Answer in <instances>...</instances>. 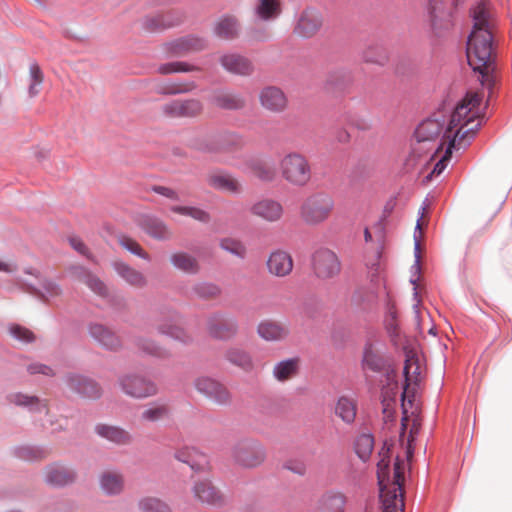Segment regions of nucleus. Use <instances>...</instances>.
I'll return each instance as SVG.
<instances>
[{
    "label": "nucleus",
    "instance_id": "1",
    "mask_svg": "<svg viewBox=\"0 0 512 512\" xmlns=\"http://www.w3.org/2000/svg\"><path fill=\"white\" fill-rule=\"evenodd\" d=\"M483 99V92L468 91L455 107L441 139L442 124L439 121L427 119L417 127L412 154L421 157L423 153L433 152L425 163L429 172L423 176V183L430 182L444 171L453 149H463L470 143L485 116L487 102Z\"/></svg>",
    "mask_w": 512,
    "mask_h": 512
},
{
    "label": "nucleus",
    "instance_id": "2",
    "mask_svg": "<svg viewBox=\"0 0 512 512\" xmlns=\"http://www.w3.org/2000/svg\"><path fill=\"white\" fill-rule=\"evenodd\" d=\"M473 29L467 43L469 66L483 88L488 90V98L497 80L495 54L493 51V29L495 26L490 2L481 0L471 10Z\"/></svg>",
    "mask_w": 512,
    "mask_h": 512
},
{
    "label": "nucleus",
    "instance_id": "3",
    "mask_svg": "<svg viewBox=\"0 0 512 512\" xmlns=\"http://www.w3.org/2000/svg\"><path fill=\"white\" fill-rule=\"evenodd\" d=\"M404 385L402 392V419L400 441L404 444L406 440V456L412 457V442L421 427V407L417 398L419 383L421 381V366L418 358L412 351L406 353L405 365L403 368Z\"/></svg>",
    "mask_w": 512,
    "mask_h": 512
},
{
    "label": "nucleus",
    "instance_id": "4",
    "mask_svg": "<svg viewBox=\"0 0 512 512\" xmlns=\"http://www.w3.org/2000/svg\"><path fill=\"white\" fill-rule=\"evenodd\" d=\"M377 478L380 487L382 512H404V462L396 458L390 473V448L386 445L379 452Z\"/></svg>",
    "mask_w": 512,
    "mask_h": 512
},
{
    "label": "nucleus",
    "instance_id": "5",
    "mask_svg": "<svg viewBox=\"0 0 512 512\" xmlns=\"http://www.w3.org/2000/svg\"><path fill=\"white\" fill-rule=\"evenodd\" d=\"M335 209V201L325 192H314L305 197L300 206L298 215L307 226H319L330 219Z\"/></svg>",
    "mask_w": 512,
    "mask_h": 512
},
{
    "label": "nucleus",
    "instance_id": "6",
    "mask_svg": "<svg viewBox=\"0 0 512 512\" xmlns=\"http://www.w3.org/2000/svg\"><path fill=\"white\" fill-rule=\"evenodd\" d=\"M282 178L292 186L303 187L311 179V167L308 159L298 152H290L279 162Z\"/></svg>",
    "mask_w": 512,
    "mask_h": 512
},
{
    "label": "nucleus",
    "instance_id": "7",
    "mask_svg": "<svg viewBox=\"0 0 512 512\" xmlns=\"http://www.w3.org/2000/svg\"><path fill=\"white\" fill-rule=\"evenodd\" d=\"M117 385L124 395L133 399H146L158 393V386L154 381L134 372L121 374Z\"/></svg>",
    "mask_w": 512,
    "mask_h": 512
},
{
    "label": "nucleus",
    "instance_id": "8",
    "mask_svg": "<svg viewBox=\"0 0 512 512\" xmlns=\"http://www.w3.org/2000/svg\"><path fill=\"white\" fill-rule=\"evenodd\" d=\"M234 463L242 468L252 469L260 466L266 458L264 447L254 440H244L232 448Z\"/></svg>",
    "mask_w": 512,
    "mask_h": 512
},
{
    "label": "nucleus",
    "instance_id": "9",
    "mask_svg": "<svg viewBox=\"0 0 512 512\" xmlns=\"http://www.w3.org/2000/svg\"><path fill=\"white\" fill-rule=\"evenodd\" d=\"M312 269L318 279L329 280L340 274L341 262L334 251L322 248L312 256Z\"/></svg>",
    "mask_w": 512,
    "mask_h": 512
},
{
    "label": "nucleus",
    "instance_id": "10",
    "mask_svg": "<svg viewBox=\"0 0 512 512\" xmlns=\"http://www.w3.org/2000/svg\"><path fill=\"white\" fill-rule=\"evenodd\" d=\"M25 273L33 276L37 282L21 279H17V282L22 284L30 293L36 295L40 299L49 302L62 294L60 285L53 280L41 278L38 270L28 268L25 270Z\"/></svg>",
    "mask_w": 512,
    "mask_h": 512
},
{
    "label": "nucleus",
    "instance_id": "11",
    "mask_svg": "<svg viewBox=\"0 0 512 512\" xmlns=\"http://www.w3.org/2000/svg\"><path fill=\"white\" fill-rule=\"evenodd\" d=\"M427 14L430 28L436 36L451 28L453 12L446 0H428Z\"/></svg>",
    "mask_w": 512,
    "mask_h": 512
},
{
    "label": "nucleus",
    "instance_id": "12",
    "mask_svg": "<svg viewBox=\"0 0 512 512\" xmlns=\"http://www.w3.org/2000/svg\"><path fill=\"white\" fill-rule=\"evenodd\" d=\"M195 389L207 399L219 405L231 402V393L228 388L216 379L200 376L194 380Z\"/></svg>",
    "mask_w": 512,
    "mask_h": 512
},
{
    "label": "nucleus",
    "instance_id": "13",
    "mask_svg": "<svg viewBox=\"0 0 512 512\" xmlns=\"http://www.w3.org/2000/svg\"><path fill=\"white\" fill-rule=\"evenodd\" d=\"M324 18L322 13L315 8L304 9L293 28V33L304 39L315 36L322 28Z\"/></svg>",
    "mask_w": 512,
    "mask_h": 512
},
{
    "label": "nucleus",
    "instance_id": "14",
    "mask_svg": "<svg viewBox=\"0 0 512 512\" xmlns=\"http://www.w3.org/2000/svg\"><path fill=\"white\" fill-rule=\"evenodd\" d=\"M261 107L271 113H282L288 107V98L283 90L277 86H266L259 92Z\"/></svg>",
    "mask_w": 512,
    "mask_h": 512
},
{
    "label": "nucleus",
    "instance_id": "15",
    "mask_svg": "<svg viewBox=\"0 0 512 512\" xmlns=\"http://www.w3.org/2000/svg\"><path fill=\"white\" fill-rule=\"evenodd\" d=\"M250 213L265 222H279L284 215L283 205L274 199L263 198L253 203L249 209Z\"/></svg>",
    "mask_w": 512,
    "mask_h": 512
},
{
    "label": "nucleus",
    "instance_id": "16",
    "mask_svg": "<svg viewBox=\"0 0 512 512\" xmlns=\"http://www.w3.org/2000/svg\"><path fill=\"white\" fill-rule=\"evenodd\" d=\"M294 261L291 254L282 249L272 251L266 261V268L270 275L283 278L291 274Z\"/></svg>",
    "mask_w": 512,
    "mask_h": 512
},
{
    "label": "nucleus",
    "instance_id": "17",
    "mask_svg": "<svg viewBox=\"0 0 512 512\" xmlns=\"http://www.w3.org/2000/svg\"><path fill=\"white\" fill-rule=\"evenodd\" d=\"M347 503L348 497L344 492L330 489L319 496L314 512H345Z\"/></svg>",
    "mask_w": 512,
    "mask_h": 512
},
{
    "label": "nucleus",
    "instance_id": "18",
    "mask_svg": "<svg viewBox=\"0 0 512 512\" xmlns=\"http://www.w3.org/2000/svg\"><path fill=\"white\" fill-rule=\"evenodd\" d=\"M205 47V40L195 36H187L167 43L165 49L170 57H182L190 53L201 51Z\"/></svg>",
    "mask_w": 512,
    "mask_h": 512
},
{
    "label": "nucleus",
    "instance_id": "19",
    "mask_svg": "<svg viewBox=\"0 0 512 512\" xmlns=\"http://www.w3.org/2000/svg\"><path fill=\"white\" fill-rule=\"evenodd\" d=\"M189 146L197 152L211 155L216 161L224 162L219 134L198 135L190 140Z\"/></svg>",
    "mask_w": 512,
    "mask_h": 512
},
{
    "label": "nucleus",
    "instance_id": "20",
    "mask_svg": "<svg viewBox=\"0 0 512 512\" xmlns=\"http://www.w3.org/2000/svg\"><path fill=\"white\" fill-rule=\"evenodd\" d=\"M207 330L212 337L230 339L236 335L238 323L234 318L214 315L207 321Z\"/></svg>",
    "mask_w": 512,
    "mask_h": 512
},
{
    "label": "nucleus",
    "instance_id": "21",
    "mask_svg": "<svg viewBox=\"0 0 512 512\" xmlns=\"http://www.w3.org/2000/svg\"><path fill=\"white\" fill-rule=\"evenodd\" d=\"M207 184L213 189L230 194H239L242 185L237 178L224 171H214L206 176Z\"/></svg>",
    "mask_w": 512,
    "mask_h": 512
},
{
    "label": "nucleus",
    "instance_id": "22",
    "mask_svg": "<svg viewBox=\"0 0 512 512\" xmlns=\"http://www.w3.org/2000/svg\"><path fill=\"white\" fill-rule=\"evenodd\" d=\"M140 228L154 239L160 241L170 240L173 236L169 226L159 218L153 216H142L138 220Z\"/></svg>",
    "mask_w": 512,
    "mask_h": 512
},
{
    "label": "nucleus",
    "instance_id": "23",
    "mask_svg": "<svg viewBox=\"0 0 512 512\" xmlns=\"http://www.w3.org/2000/svg\"><path fill=\"white\" fill-rule=\"evenodd\" d=\"M98 482L101 492L106 496L121 494L125 486L124 476L116 470H104Z\"/></svg>",
    "mask_w": 512,
    "mask_h": 512
},
{
    "label": "nucleus",
    "instance_id": "24",
    "mask_svg": "<svg viewBox=\"0 0 512 512\" xmlns=\"http://www.w3.org/2000/svg\"><path fill=\"white\" fill-rule=\"evenodd\" d=\"M76 474L72 468L61 464H52L45 469V481L54 487H63L75 480Z\"/></svg>",
    "mask_w": 512,
    "mask_h": 512
},
{
    "label": "nucleus",
    "instance_id": "25",
    "mask_svg": "<svg viewBox=\"0 0 512 512\" xmlns=\"http://www.w3.org/2000/svg\"><path fill=\"white\" fill-rule=\"evenodd\" d=\"M257 333L266 341H282L289 336L290 329L285 323L274 320H264L259 323Z\"/></svg>",
    "mask_w": 512,
    "mask_h": 512
},
{
    "label": "nucleus",
    "instance_id": "26",
    "mask_svg": "<svg viewBox=\"0 0 512 512\" xmlns=\"http://www.w3.org/2000/svg\"><path fill=\"white\" fill-rule=\"evenodd\" d=\"M211 103L224 110H241L246 106V99L235 92L218 90L211 96Z\"/></svg>",
    "mask_w": 512,
    "mask_h": 512
},
{
    "label": "nucleus",
    "instance_id": "27",
    "mask_svg": "<svg viewBox=\"0 0 512 512\" xmlns=\"http://www.w3.org/2000/svg\"><path fill=\"white\" fill-rule=\"evenodd\" d=\"M220 63L225 70L237 75H250L253 72L252 62L239 54H225L220 58Z\"/></svg>",
    "mask_w": 512,
    "mask_h": 512
},
{
    "label": "nucleus",
    "instance_id": "28",
    "mask_svg": "<svg viewBox=\"0 0 512 512\" xmlns=\"http://www.w3.org/2000/svg\"><path fill=\"white\" fill-rule=\"evenodd\" d=\"M169 259L175 269L185 274L195 275L200 271L201 266L198 259L185 251L172 253Z\"/></svg>",
    "mask_w": 512,
    "mask_h": 512
},
{
    "label": "nucleus",
    "instance_id": "29",
    "mask_svg": "<svg viewBox=\"0 0 512 512\" xmlns=\"http://www.w3.org/2000/svg\"><path fill=\"white\" fill-rule=\"evenodd\" d=\"M10 403L26 408L29 412L40 413L47 409V402L35 395H28L22 392L12 393L8 396Z\"/></svg>",
    "mask_w": 512,
    "mask_h": 512
},
{
    "label": "nucleus",
    "instance_id": "30",
    "mask_svg": "<svg viewBox=\"0 0 512 512\" xmlns=\"http://www.w3.org/2000/svg\"><path fill=\"white\" fill-rule=\"evenodd\" d=\"M113 267L116 273L129 285L142 288L147 284L146 277L128 264L122 261H114Z\"/></svg>",
    "mask_w": 512,
    "mask_h": 512
},
{
    "label": "nucleus",
    "instance_id": "31",
    "mask_svg": "<svg viewBox=\"0 0 512 512\" xmlns=\"http://www.w3.org/2000/svg\"><path fill=\"white\" fill-rule=\"evenodd\" d=\"M174 457L178 461L188 464L193 470H202L207 464L206 456L193 447L177 450Z\"/></svg>",
    "mask_w": 512,
    "mask_h": 512
},
{
    "label": "nucleus",
    "instance_id": "32",
    "mask_svg": "<svg viewBox=\"0 0 512 512\" xmlns=\"http://www.w3.org/2000/svg\"><path fill=\"white\" fill-rule=\"evenodd\" d=\"M195 496L203 503L220 505L223 503V496L220 491L209 481H201L194 486Z\"/></svg>",
    "mask_w": 512,
    "mask_h": 512
},
{
    "label": "nucleus",
    "instance_id": "33",
    "mask_svg": "<svg viewBox=\"0 0 512 512\" xmlns=\"http://www.w3.org/2000/svg\"><path fill=\"white\" fill-rule=\"evenodd\" d=\"M98 435L117 445H128L132 441V436L128 431L107 424L98 425Z\"/></svg>",
    "mask_w": 512,
    "mask_h": 512
},
{
    "label": "nucleus",
    "instance_id": "34",
    "mask_svg": "<svg viewBox=\"0 0 512 512\" xmlns=\"http://www.w3.org/2000/svg\"><path fill=\"white\" fill-rule=\"evenodd\" d=\"M281 0H257L254 13L261 21L276 19L281 14Z\"/></svg>",
    "mask_w": 512,
    "mask_h": 512
},
{
    "label": "nucleus",
    "instance_id": "35",
    "mask_svg": "<svg viewBox=\"0 0 512 512\" xmlns=\"http://www.w3.org/2000/svg\"><path fill=\"white\" fill-rule=\"evenodd\" d=\"M65 383L72 392L84 397L91 395L95 390L93 380L80 374L67 375Z\"/></svg>",
    "mask_w": 512,
    "mask_h": 512
},
{
    "label": "nucleus",
    "instance_id": "36",
    "mask_svg": "<svg viewBox=\"0 0 512 512\" xmlns=\"http://www.w3.org/2000/svg\"><path fill=\"white\" fill-rule=\"evenodd\" d=\"M170 406L166 402H153L149 404L141 413L140 418L143 422L154 423L169 417Z\"/></svg>",
    "mask_w": 512,
    "mask_h": 512
},
{
    "label": "nucleus",
    "instance_id": "37",
    "mask_svg": "<svg viewBox=\"0 0 512 512\" xmlns=\"http://www.w3.org/2000/svg\"><path fill=\"white\" fill-rule=\"evenodd\" d=\"M13 452L20 460L34 462L46 458L49 450L44 446L20 445L15 447Z\"/></svg>",
    "mask_w": 512,
    "mask_h": 512
},
{
    "label": "nucleus",
    "instance_id": "38",
    "mask_svg": "<svg viewBox=\"0 0 512 512\" xmlns=\"http://www.w3.org/2000/svg\"><path fill=\"white\" fill-rule=\"evenodd\" d=\"M240 25L233 16H224L216 23L214 31L223 39H234L239 35Z\"/></svg>",
    "mask_w": 512,
    "mask_h": 512
},
{
    "label": "nucleus",
    "instance_id": "39",
    "mask_svg": "<svg viewBox=\"0 0 512 512\" xmlns=\"http://www.w3.org/2000/svg\"><path fill=\"white\" fill-rule=\"evenodd\" d=\"M299 360L297 358L287 359L277 363L273 369V375L278 381H287L297 375Z\"/></svg>",
    "mask_w": 512,
    "mask_h": 512
},
{
    "label": "nucleus",
    "instance_id": "40",
    "mask_svg": "<svg viewBox=\"0 0 512 512\" xmlns=\"http://www.w3.org/2000/svg\"><path fill=\"white\" fill-rule=\"evenodd\" d=\"M68 271L73 280L86 285L92 292L96 291V278L90 269L83 265H72Z\"/></svg>",
    "mask_w": 512,
    "mask_h": 512
},
{
    "label": "nucleus",
    "instance_id": "41",
    "mask_svg": "<svg viewBox=\"0 0 512 512\" xmlns=\"http://www.w3.org/2000/svg\"><path fill=\"white\" fill-rule=\"evenodd\" d=\"M251 173L261 181L271 182L276 178L274 166L263 160H253L249 163Z\"/></svg>",
    "mask_w": 512,
    "mask_h": 512
},
{
    "label": "nucleus",
    "instance_id": "42",
    "mask_svg": "<svg viewBox=\"0 0 512 512\" xmlns=\"http://www.w3.org/2000/svg\"><path fill=\"white\" fill-rule=\"evenodd\" d=\"M362 365L371 371H380L384 365L379 350L372 343H367L364 347Z\"/></svg>",
    "mask_w": 512,
    "mask_h": 512
},
{
    "label": "nucleus",
    "instance_id": "43",
    "mask_svg": "<svg viewBox=\"0 0 512 512\" xmlns=\"http://www.w3.org/2000/svg\"><path fill=\"white\" fill-rule=\"evenodd\" d=\"M336 415L347 424L352 423L356 417V404L347 397H341L335 406Z\"/></svg>",
    "mask_w": 512,
    "mask_h": 512
},
{
    "label": "nucleus",
    "instance_id": "44",
    "mask_svg": "<svg viewBox=\"0 0 512 512\" xmlns=\"http://www.w3.org/2000/svg\"><path fill=\"white\" fill-rule=\"evenodd\" d=\"M223 159L225 155L242 148L245 144L244 138L235 132L219 134Z\"/></svg>",
    "mask_w": 512,
    "mask_h": 512
},
{
    "label": "nucleus",
    "instance_id": "45",
    "mask_svg": "<svg viewBox=\"0 0 512 512\" xmlns=\"http://www.w3.org/2000/svg\"><path fill=\"white\" fill-rule=\"evenodd\" d=\"M170 210L173 213L191 217L194 220L202 223H207L210 221L209 213L197 207L173 205L170 207Z\"/></svg>",
    "mask_w": 512,
    "mask_h": 512
},
{
    "label": "nucleus",
    "instance_id": "46",
    "mask_svg": "<svg viewBox=\"0 0 512 512\" xmlns=\"http://www.w3.org/2000/svg\"><path fill=\"white\" fill-rule=\"evenodd\" d=\"M373 447L374 438L370 434H362L358 436L355 441V451L363 461H366L370 457Z\"/></svg>",
    "mask_w": 512,
    "mask_h": 512
},
{
    "label": "nucleus",
    "instance_id": "47",
    "mask_svg": "<svg viewBox=\"0 0 512 512\" xmlns=\"http://www.w3.org/2000/svg\"><path fill=\"white\" fill-rule=\"evenodd\" d=\"M179 107L181 118L197 117L203 112V104L198 99L179 100Z\"/></svg>",
    "mask_w": 512,
    "mask_h": 512
},
{
    "label": "nucleus",
    "instance_id": "48",
    "mask_svg": "<svg viewBox=\"0 0 512 512\" xmlns=\"http://www.w3.org/2000/svg\"><path fill=\"white\" fill-rule=\"evenodd\" d=\"M29 80L28 94L30 97H35L39 94L43 83V73L40 67L35 63L31 64L29 67Z\"/></svg>",
    "mask_w": 512,
    "mask_h": 512
},
{
    "label": "nucleus",
    "instance_id": "49",
    "mask_svg": "<svg viewBox=\"0 0 512 512\" xmlns=\"http://www.w3.org/2000/svg\"><path fill=\"white\" fill-rule=\"evenodd\" d=\"M138 507L142 512H171L166 503L155 497L142 498Z\"/></svg>",
    "mask_w": 512,
    "mask_h": 512
},
{
    "label": "nucleus",
    "instance_id": "50",
    "mask_svg": "<svg viewBox=\"0 0 512 512\" xmlns=\"http://www.w3.org/2000/svg\"><path fill=\"white\" fill-rule=\"evenodd\" d=\"M198 70H200L199 67L181 61L165 63L158 67V72L163 75L178 72H192Z\"/></svg>",
    "mask_w": 512,
    "mask_h": 512
},
{
    "label": "nucleus",
    "instance_id": "51",
    "mask_svg": "<svg viewBox=\"0 0 512 512\" xmlns=\"http://www.w3.org/2000/svg\"><path fill=\"white\" fill-rule=\"evenodd\" d=\"M227 359L244 370H251L253 367L250 356L240 349H230L226 354Z\"/></svg>",
    "mask_w": 512,
    "mask_h": 512
},
{
    "label": "nucleus",
    "instance_id": "52",
    "mask_svg": "<svg viewBox=\"0 0 512 512\" xmlns=\"http://www.w3.org/2000/svg\"><path fill=\"white\" fill-rule=\"evenodd\" d=\"M181 16H172L170 13L165 15H158L154 18L147 20L148 26L151 29H163L175 26L181 22Z\"/></svg>",
    "mask_w": 512,
    "mask_h": 512
},
{
    "label": "nucleus",
    "instance_id": "53",
    "mask_svg": "<svg viewBox=\"0 0 512 512\" xmlns=\"http://www.w3.org/2000/svg\"><path fill=\"white\" fill-rule=\"evenodd\" d=\"M220 247L240 258H244L246 255V247L245 245L238 239L225 237L220 240Z\"/></svg>",
    "mask_w": 512,
    "mask_h": 512
},
{
    "label": "nucleus",
    "instance_id": "54",
    "mask_svg": "<svg viewBox=\"0 0 512 512\" xmlns=\"http://www.w3.org/2000/svg\"><path fill=\"white\" fill-rule=\"evenodd\" d=\"M98 342L109 350L120 347L119 338L109 329L98 326Z\"/></svg>",
    "mask_w": 512,
    "mask_h": 512
},
{
    "label": "nucleus",
    "instance_id": "55",
    "mask_svg": "<svg viewBox=\"0 0 512 512\" xmlns=\"http://www.w3.org/2000/svg\"><path fill=\"white\" fill-rule=\"evenodd\" d=\"M119 244L132 254H135L145 260H150L149 254L141 247V245L134 239L128 236H121L119 238Z\"/></svg>",
    "mask_w": 512,
    "mask_h": 512
},
{
    "label": "nucleus",
    "instance_id": "56",
    "mask_svg": "<svg viewBox=\"0 0 512 512\" xmlns=\"http://www.w3.org/2000/svg\"><path fill=\"white\" fill-rule=\"evenodd\" d=\"M193 290L197 296L204 299H214L221 293L220 288L212 283H199Z\"/></svg>",
    "mask_w": 512,
    "mask_h": 512
},
{
    "label": "nucleus",
    "instance_id": "57",
    "mask_svg": "<svg viewBox=\"0 0 512 512\" xmlns=\"http://www.w3.org/2000/svg\"><path fill=\"white\" fill-rule=\"evenodd\" d=\"M9 334L22 343H31L35 339L32 331L18 324L10 325Z\"/></svg>",
    "mask_w": 512,
    "mask_h": 512
},
{
    "label": "nucleus",
    "instance_id": "58",
    "mask_svg": "<svg viewBox=\"0 0 512 512\" xmlns=\"http://www.w3.org/2000/svg\"><path fill=\"white\" fill-rule=\"evenodd\" d=\"M160 333L168 335L176 340L185 341L187 335L185 331L175 324H161L158 326Z\"/></svg>",
    "mask_w": 512,
    "mask_h": 512
},
{
    "label": "nucleus",
    "instance_id": "59",
    "mask_svg": "<svg viewBox=\"0 0 512 512\" xmlns=\"http://www.w3.org/2000/svg\"><path fill=\"white\" fill-rule=\"evenodd\" d=\"M272 36L271 30L267 25H256L251 27L248 32V37L252 41H266Z\"/></svg>",
    "mask_w": 512,
    "mask_h": 512
},
{
    "label": "nucleus",
    "instance_id": "60",
    "mask_svg": "<svg viewBox=\"0 0 512 512\" xmlns=\"http://www.w3.org/2000/svg\"><path fill=\"white\" fill-rule=\"evenodd\" d=\"M137 346L139 347V349H141L143 352H145L147 354L154 355V356H162L163 355L162 349L151 340L139 338L137 340Z\"/></svg>",
    "mask_w": 512,
    "mask_h": 512
},
{
    "label": "nucleus",
    "instance_id": "61",
    "mask_svg": "<svg viewBox=\"0 0 512 512\" xmlns=\"http://www.w3.org/2000/svg\"><path fill=\"white\" fill-rule=\"evenodd\" d=\"M68 241H69L70 246L75 251H77L79 254H81L89 259L91 258V254L81 238H79L78 236H70L68 238Z\"/></svg>",
    "mask_w": 512,
    "mask_h": 512
},
{
    "label": "nucleus",
    "instance_id": "62",
    "mask_svg": "<svg viewBox=\"0 0 512 512\" xmlns=\"http://www.w3.org/2000/svg\"><path fill=\"white\" fill-rule=\"evenodd\" d=\"M162 112L170 118H181L179 100L170 101L162 106Z\"/></svg>",
    "mask_w": 512,
    "mask_h": 512
},
{
    "label": "nucleus",
    "instance_id": "63",
    "mask_svg": "<svg viewBox=\"0 0 512 512\" xmlns=\"http://www.w3.org/2000/svg\"><path fill=\"white\" fill-rule=\"evenodd\" d=\"M383 421L389 427L395 421V407L394 403L390 401L383 402Z\"/></svg>",
    "mask_w": 512,
    "mask_h": 512
},
{
    "label": "nucleus",
    "instance_id": "64",
    "mask_svg": "<svg viewBox=\"0 0 512 512\" xmlns=\"http://www.w3.org/2000/svg\"><path fill=\"white\" fill-rule=\"evenodd\" d=\"M28 373L34 374H42L45 376H52L53 370L51 367L42 364V363H31L27 366Z\"/></svg>",
    "mask_w": 512,
    "mask_h": 512
}]
</instances>
